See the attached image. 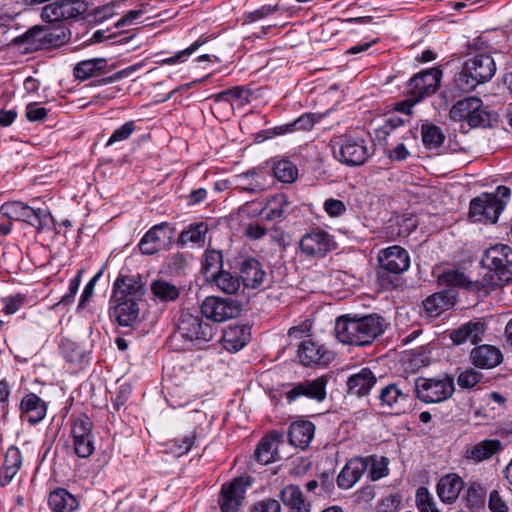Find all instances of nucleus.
<instances>
[{
  "instance_id": "f257e3e1",
  "label": "nucleus",
  "mask_w": 512,
  "mask_h": 512,
  "mask_svg": "<svg viewBox=\"0 0 512 512\" xmlns=\"http://www.w3.org/2000/svg\"><path fill=\"white\" fill-rule=\"evenodd\" d=\"M387 323L378 314L360 318L342 316L336 320L335 334L344 344L365 346L384 333Z\"/></svg>"
},
{
  "instance_id": "f03ea898",
  "label": "nucleus",
  "mask_w": 512,
  "mask_h": 512,
  "mask_svg": "<svg viewBox=\"0 0 512 512\" xmlns=\"http://www.w3.org/2000/svg\"><path fill=\"white\" fill-rule=\"evenodd\" d=\"M496 69V63L490 54H477L465 61L461 72L455 77V84L461 91L469 92L491 80Z\"/></svg>"
},
{
  "instance_id": "7ed1b4c3",
  "label": "nucleus",
  "mask_w": 512,
  "mask_h": 512,
  "mask_svg": "<svg viewBox=\"0 0 512 512\" xmlns=\"http://www.w3.org/2000/svg\"><path fill=\"white\" fill-rule=\"evenodd\" d=\"M510 189L499 186L495 193H483L470 202L469 217L473 222L496 223L510 198Z\"/></svg>"
},
{
  "instance_id": "20e7f679",
  "label": "nucleus",
  "mask_w": 512,
  "mask_h": 512,
  "mask_svg": "<svg viewBox=\"0 0 512 512\" xmlns=\"http://www.w3.org/2000/svg\"><path fill=\"white\" fill-rule=\"evenodd\" d=\"M449 118L455 122L464 121L470 128L487 127L492 121L491 112L476 96L457 101L449 111Z\"/></svg>"
},
{
  "instance_id": "39448f33",
  "label": "nucleus",
  "mask_w": 512,
  "mask_h": 512,
  "mask_svg": "<svg viewBox=\"0 0 512 512\" xmlns=\"http://www.w3.org/2000/svg\"><path fill=\"white\" fill-rule=\"evenodd\" d=\"M334 155L348 166H360L366 162L370 153L362 136L346 133L334 140Z\"/></svg>"
},
{
  "instance_id": "423d86ee",
  "label": "nucleus",
  "mask_w": 512,
  "mask_h": 512,
  "mask_svg": "<svg viewBox=\"0 0 512 512\" xmlns=\"http://www.w3.org/2000/svg\"><path fill=\"white\" fill-rule=\"evenodd\" d=\"M415 392L424 403H440L452 396L454 381L446 375L440 378L420 377L415 381Z\"/></svg>"
},
{
  "instance_id": "0eeeda50",
  "label": "nucleus",
  "mask_w": 512,
  "mask_h": 512,
  "mask_svg": "<svg viewBox=\"0 0 512 512\" xmlns=\"http://www.w3.org/2000/svg\"><path fill=\"white\" fill-rule=\"evenodd\" d=\"M178 333L189 341L209 342L214 331L213 326L200 315L185 311L179 319Z\"/></svg>"
},
{
  "instance_id": "6e6552de",
  "label": "nucleus",
  "mask_w": 512,
  "mask_h": 512,
  "mask_svg": "<svg viewBox=\"0 0 512 512\" xmlns=\"http://www.w3.org/2000/svg\"><path fill=\"white\" fill-rule=\"evenodd\" d=\"M93 423L87 415L77 416L72 423L74 451L81 458H88L94 452Z\"/></svg>"
},
{
  "instance_id": "1a4fd4ad",
  "label": "nucleus",
  "mask_w": 512,
  "mask_h": 512,
  "mask_svg": "<svg viewBox=\"0 0 512 512\" xmlns=\"http://www.w3.org/2000/svg\"><path fill=\"white\" fill-rule=\"evenodd\" d=\"M327 384L328 378L326 376H320L311 380H304L292 385L284 395L289 403L300 398H306L320 403L326 398Z\"/></svg>"
},
{
  "instance_id": "9d476101",
  "label": "nucleus",
  "mask_w": 512,
  "mask_h": 512,
  "mask_svg": "<svg viewBox=\"0 0 512 512\" xmlns=\"http://www.w3.org/2000/svg\"><path fill=\"white\" fill-rule=\"evenodd\" d=\"M201 313L214 322H224L238 317L241 313V305L231 299L211 296L202 302Z\"/></svg>"
},
{
  "instance_id": "9b49d317",
  "label": "nucleus",
  "mask_w": 512,
  "mask_h": 512,
  "mask_svg": "<svg viewBox=\"0 0 512 512\" xmlns=\"http://www.w3.org/2000/svg\"><path fill=\"white\" fill-rule=\"evenodd\" d=\"M299 245L302 253L309 257H324L336 248L334 237L322 229L306 233Z\"/></svg>"
},
{
  "instance_id": "f8f14e48",
  "label": "nucleus",
  "mask_w": 512,
  "mask_h": 512,
  "mask_svg": "<svg viewBox=\"0 0 512 512\" xmlns=\"http://www.w3.org/2000/svg\"><path fill=\"white\" fill-rule=\"evenodd\" d=\"M441 77L442 72L437 68L416 74L409 81V94L415 97V101H421L423 98L431 96L438 90Z\"/></svg>"
},
{
  "instance_id": "ddd939ff",
  "label": "nucleus",
  "mask_w": 512,
  "mask_h": 512,
  "mask_svg": "<svg viewBox=\"0 0 512 512\" xmlns=\"http://www.w3.org/2000/svg\"><path fill=\"white\" fill-rule=\"evenodd\" d=\"M378 261L381 269L380 274L384 271L392 274H401L410 266L408 252L400 246H391L381 250L378 253Z\"/></svg>"
},
{
  "instance_id": "4468645a",
  "label": "nucleus",
  "mask_w": 512,
  "mask_h": 512,
  "mask_svg": "<svg viewBox=\"0 0 512 512\" xmlns=\"http://www.w3.org/2000/svg\"><path fill=\"white\" fill-rule=\"evenodd\" d=\"M172 233L167 223L154 225L145 233L139 243L141 252L153 255L162 250L171 240Z\"/></svg>"
},
{
  "instance_id": "2eb2a0df",
  "label": "nucleus",
  "mask_w": 512,
  "mask_h": 512,
  "mask_svg": "<svg viewBox=\"0 0 512 512\" xmlns=\"http://www.w3.org/2000/svg\"><path fill=\"white\" fill-rule=\"evenodd\" d=\"M245 486L241 478H236L221 489L219 505L222 512H236L244 499Z\"/></svg>"
},
{
  "instance_id": "dca6fc26",
  "label": "nucleus",
  "mask_w": 512,
  "mask_h": 512,
  "mask_svg": "<svg viewBox=\"0 0 512 512\" xmlns=\"http://www.w3.org/2000/svg\"><path fill=\"white\" fill-rule=\"evenodd\" d=\"M144 295V284L140 277L122 276L114 283L115 300L138 301Z\"/></svg>"
},
{
  "instance_id": "f3484780",
  "label": "nucleus",
  "mask_w": 512,
  "mask_h": 512,
  "mask_svg": "<svg viewBox=\"0 0 512 512\" xmlns=\"http://www.w3.org/2000/svg\"><path fill=\"white\" fill-rule=\"evenodd\" d=\"M502 450V444L498 439H486L473 445H467L463 451V457L478 464L492 458Z\"/></svg>"
},
{
  "instance_id": "a211bd4d",
  "label": "nucleus",
  "mask_w": 512,
  "mask_h": 512,
  "mask_svg": "<svg viewBox=\"0 0 512 512\" xmlns=\"http://www.w3.org/2000/svg\"><path fill=\"white\" fill-rule=\"evenodd\" d=\"M21 418L29 424L35 425L41 422L47 414V405L38 395L26 394L20 402Z\"/></svg>"
},
{
  "instance_id": "6ab92c4d",
  "label": "nucleus",
  "mask_w": 512,
  "mask_h": 512,
  "mask_svg": "<svg viewBox=\"0 0 512 512\" xmlns=\"http://www.w3.org/2000/svg\"><path fill=\"white\" fill-rule=\"evenodd\" d=\"M471 363L479 369H492L502 362L501 351L492 345H479L470 352Z\"/></svg>"
},
{
  "instance_id": "aec40b11",
  "label": "nucleus",
  "mask_w": 512,
  "mask_h": 512,
  "mask_svg": "<svg viewBox=\"0 0 512 512\" xmlns=\"http://www.w3.org/2000/svg\"><path fill=\"white\" fill-rule=\"evenodd\" d=\"M240 277L245 287L258 289L264 284L266 272L259 261L249 258L241 262Z\"/></svg>"
},
{
  "instance_id": "412c9836",
  "label": "nucleus",
  "mask_w": 512,
  "mask_h": 512,
  "mask_svg": "<svg viewBox=\"0 0 512 512\" xmlns=\"http://www.w3.org/2000/svg\"><path fill=\"white\" fill-rule=\"evenodd\" d=\"M367 470V464L362 457L349 460L337 477L338 487L341 489L352 488Z\"/></svg>"
},
{
  "instance_id": "4be33fe9",
  "label": "nucleus",
  "mask_w": 512,
  "mask_h": 512,
  "mask_svg": "<svg viewBox=\"0 0 512 512\" xmlns=\"http://www.w3.org/2000/svg\"><path fill=\"white\" fill-rule=\"evenodd\" d=\"M408 398V390H404L394 383L382 388L379 394L381 407L394 410L396 412L404 410Z\"/></svg>"
},
{
  "instance_id": "5701e85b",
  "label": "nucleus",
  "mask_w": 512,
  "mask_h": 512,
  "mask_svg": "<svg viewBox=\"0 0 512 512\" xmlns=\"http://www.w3.org/2000/svg\"><path fill=\"white\" fill-rule=\"evenodd\" d=\"M486 331V326L482 321H469L462 324L450 333V338L456 345H461L467 341L477 344L482 341Z\"/></svg>"
},
{
  "instance_id": "b1692460",
  "label": "nucleus",
  "mask_w": 512,
  "mask_h": 512,
  "mask_svg": "<svg viewBox=\"0 0 512 512\" xmlns=\"http://www.w3.org/2000/svg\"><path fill=\"white\" fill-rule=\"evenodd\" d=\"M282 443L283 436L277 432L264 437L255 451L256 460L263 465L277 461L279 459L278 447Z\"/></svg>"
},
{
  "instance_id": "393cba45",
  "label": "nucleus",
  "mask_w": 512,
  "mask_h": 512,
  "mask_svg": "<svg viewBox=\"0 0 512 512\" xmlns=\"http://www.w3.org/2000/svg\"><path fill=\"white\" fill-rule=\"evenodd\" d=\"M237 188L250 193L261 192L267 187L266 173L259 168L241 173L235 177Z\"/></svg>"
},
{
  "instance_id": "a878e982",
  "label": "nucleus",
  "mask_w": 512,
  "mask_h": 512,
  "mask_svg": "<svg viewBox=\"0 0 512 512\" xmlns=\"http://www.w3.org/2000/svg\"><path fill=\"white\" fill-rule=\"evenodd\" d=\"M377 378L369 368H362L347 379L348 391L357 396H364L375 386Z\"/></svg>"
},
{
  "instance_id": "bb28decb",
  "label": "nucleus",
  "mask_w": 512,
  "mask_h": 512,
  "mask_svg": "<svg viewBox=\"0 0 512 512\" xmlns=\"http://www.w3.org/2000/svg\"><path fill=\"white\" fill-rule=\"evenodd\" d=\"M315 433V426L308 420L293 422L289 428V441L291 445L305 449L309 446Z\"/></svg>"
},
{
  "instance_id": "cd10ccee",
  "label": "nucleus",
  "mask_w": 512,
  "mask_h": 512,
  "mask_svg": "<svg viewBox=\"0 0 512 512\" xmlns=\"http://www.w3.org/2000/svg\"><path fill=\"white\" fill-rule=\"evenodd\" d=\"M464 487L463 480L456 474L443 476L437 484V495L444 503H453Z\"/></svg>"
},
{
  "instance_id": "c85d7f7f",
  "label": "nucleus",
  "mask_w": 512,
  "mask_h": 512,
  "mask_svg": "<svg viewBox=\"0 0 512 512\" xmlns=\"http://www.w3.org/2000/svg\"><path fill=\"white\" fill-rule=\"evenodd\" d=\"M485 264L495 270L512 265V247L505 244H496L485 252Z\"/></svg>"
},
{
  "instance_id": "c756f323",
  "label": "nucleus",
  "mask_w": 512,
  "mask_h": 512,
  "mask_svg": "<svg viewBox=\"0 0 512 512\" xmlns=\"http://www.w3.org/2000/svg\"><path fill=\"white\" fill-rule=\"evenodd\" d=\"M118 304L114 308V316L121 326L130 327L137 322L139 307L137 301L116 300Z\"/></svg>"
},
{
  "instance_id": "7c9ffc66",
  "label": "nucleus",
  "mask_w": 512,
  "mask_h": 512,
  "mask_svg": "<svg viewBox=\"0 0 512 512\" xmlns=\"http://www.w3.org/2000/svg\"><path fill=\"white\" fill-rule=\"evenodd\" d=\"M48 502L53 512H74L79 507L78 500L65 489L50 493Z\"/></svg>"
},
{
  "instance_id": "2f4dec72",
  "label": "nucleus",
  "mask_w": 512,
  "mask_h": 512,
  "mask_svg": "<svg viewBox=\"0 0 512 512\" xmlns=\"http://www.w3.org/2000/svg\"><path fill=\"white\" fill-rule=\"evenodd\" d=\"M281 500L290 512H310L309 503L303 497L301 489L296 485L285 487L281 493Z\"/></svg>"
},
{
  "instance_id": "473e14b6",
  "label": "nucleus",
  "mask_w": 512,
  "mask_h": 512,
  "mask_svg": "<svg viewBox=\"0 0 512 512\" xmlns=\"http://www.w3.org/2000/svg\"><path fill=\"white\" fill-rule=\"evenodd\" d=\"M17 221L26 222L41 232L50 226L53 218L48 210L34 209L27 205Z\"/></svg>"
},
{
  "instance_id": "72a5a7b5",
  "label": "nucleus",
  "mask_w": 512,
  "mask_h": 512,
  "mask_svg": "<svg viewBox=\"0 0 512 512\" xmlns=\"http://www.w3.org/2000/svg\"><path fill=\"white\" fill-rule=\"evenodd\" d=\"M290 202L285 194L273 196L263 209L264 218L269 221H280L289 213Z\"/></svg>"
},
{
  "instance_id": "f704fd0d",
  "label": "nucleus",
  "mask_w": 512,
  "mask_h": 512,
  "mask_svg": "<svg viewBox=\"0 0 512 512\" xmlns=\"http://www.w3.org/2000/svg\"><path fill=\"white\" fill-rule=\"evenodd\" d=\"M298 354L302 364L306 366L325 364L327 362L325 351L312 340L303 341L299 347Z\"/></svg>"
},
{
  "instance_id": "c9c22d12",
  "label": "nucleus",
  "mask_w": 512,
  "mask_h": 512,
  "mask_svg": "<svg viewBox=\"0 0 512 512\" xmlns=\"http://www.w3.org/2000/svg\"><path fill=\"white\" fill-rule=\"evenodd\" d=\"M222 341L226 350L237 352L249 341V333L244 327L232 326L225 330Z\"/></svg>"
},
{
  "instance_id": "e433bc0d",
  "label": "nucleus",
  "mask_w": 512,
  "mask_h": 512,
  "mask_svg": "<svg viewBox=\"0 0 512 512\" xmlns=\"http://www.w3.org/2000/svg\"><path fill=\"white\" fill-rule=\"evenodd\" d=\"M151 291L153 296L161 302L174 301L179 297V288L169 281L158 279L152 282Z\"/></svg>"
},
{
  "instance_id": "4c0bfd02",
  "label": "nucleus",
  "mask_w": 512,
  "mask_h": 512,
  "mask_svg": "<svg viewBox=\"0 0 512 512\" xmlns=\"http://www.w3.org/2000/svg\"><path fill=\"white\" fill-rule=\"evenodd\" d=\"M421 136L424 146L431 150L440 147L445 140L441 128L431 123H424L422 125Z\"/></svg>"
},
{
  "instance_id": "58836bf2",
  "label": "nucleus",
  "mask_w": 512,
  "mask_h": 512,
  "mask_svg": "<svg viewBox=\"0 0 512 512\" xmlns=\"http://www.w3.org/2000/svg\"><path fill=\"white\" fill-rule=\"evenodd\" d=\"M105 65L106 60L103 58L81 61L74 68V76L80 80L88 79L94 76L97 72L103 70Z\"/></svg>"
},
{
  "instance_id": "ea45409f",
  "label": "nucleus",
  "mask_w": 512,
  "mask_h": 512,
  "mask_svg": "<svg viewBox=\"0 0 512 512\" xmlns=\"http://www.w3.org/2000/svg\"><path fill=\"white\" fill-rule=\"evenodd\" d=\"M207 232L208 226L203 222L190 225L180 233L178 243L181 245L204 243Z\"/></svg>"
},
{
  "instance_id": "a19ab883",
  "label": "nucleus",
  "mask_w": 512,
  "mask_h": 512,
  "mask_svg": "<svg viewBox=\"0 0 512 512\" xmlns=\"http://www.w3.org/2000/svg\"><path fill=\"white\" fill-rule=\"evenodd\" d=\"M365 463L367 464V470L369 472V477L372 481H377L389 473V460L386 457H377V456H368L362 457Z\"/></svg>"
},
{
  "instance_id": "79ce46f5",
  "label": "nucleus",
  "mask_w": 512,
  "mask_h": 512,
  "mask_svg": "<svg viewBox=\"0 0 512 512\" xmlns=\"http://www.w3.org/2000/svg\"><path fill=\"white\" fill-rule=\"evenodd\" d=\"M22 465V455L17 447L7 449L4 460L5 481L11 482Z\"/></svg>"
},
{
  "instance_id": "37998d69",
  "label": "nucleus",
  "mask_w": 512,
  "mask_h": 512,
  "mask_svg": "<svg viewBox=\"0 0 512 512\" xmlns=\"http://www.w3.org/2000/svg\"><path fill=\"white\" fill-rule=\"evenodd\" d=\"M486 489L479 482H472L466 490L467 505L474 510L482 508L485 504Z\"/></svg>"
},
{
  "instance_id": "c03bdc74",
  "label": "nucleus",
  "mask_w": 512,
  "mask_h": 512,
  "mask_svg": "<svg viewBox=\"0 0 512 512\" xmlns=\"http://www.w3.org/2000/svg\"><path fill=\"white\" fill-rule=\"evenodd\" d=\"M62 21L76 19L87 10V6L80 0H58Z\"/></svg>"
},
{
  "instance_id": "a18cd8bd",
  "label": "nucleus",
  "mask_w": 512,
  "mask_h": 512,
  "mask_svg": "<svg viewBox=\"0 0 512 512\" xmlns=\"http://www.w3.org/2000/svg\"><path fill=\"white\" fill-rule=\"evenodd\" d=\"M425 311L429 315H439L442 311L447 310L451 302L443 293H435L429 296L423 303Z\"/></svg>"
},
{
  "instance_id": "49530a36",
  "label": "nucleus",
  "mask_w": 512,
  "mask_h": 512,
  "mask_svg": "<svg viewBox=\"0 0 512 512\" xmlns=\"http://www.w3.org/2000/svg\"><path fill=\"white\" fill-rule=\"evenodd\" d=\"M45 40V31L40 27H33L19 36L16 41L18 43L26 44L27 50L39 49Z\"/></svg>"
},
{
  "instance_id": "de8ad7c7",
  "label": "nucleus",
  "mask_w": 512,
  "mask_h": 512,
  "mask_svg": "<svg viewBox=\"0 0 512 512\" xmlns=\"http://www.w3.org/2000/svg\"><path fill=\"white\" fill-rule=\"evenodd\" d=\"M214 282L220 290L227 294H235L241 287L239 278L226 271L214 276Z\"/></svg>"
},
{
  "instance_id": "09e8293b",
  "label": "nucleus",
  "mask_w": 512,
  "mask_h": 512,
  "mask_svg": "<svg viewBox=\"0 0 512 512\" xmlns=\"http://www.w3.org/2000/svg\"><path fill=\"white\" fill-rule=\"evenodd\" d=\"M219 101L229 99L234 105L245 106L250 101V91L244 87H234L218 93Z\"/></svg>"
},
{
  "instance_id": "8fccbe9b",
  "label": "nucleus",
  "mask_w": 512,
  "mask_h": 512,
  "mask_svg": "<svg viewBox=\"0 0 512 512\" xmlns=\"http://www.w3.org/2000/svg\"><path fill=\"white\" fill-rule=\"evenodd\" d=\"M438 282L447 286H456L462 288H470L472 282L464 273L458 270H449L438 276Z\"/></svg>"
},
{
  "instance_id": "3c124183",
  "label": "nucleus",
  "mask_w": 512,
  "mask_h": 512,
  "mask_svg": "<svg viewBox=\"0 0 512 512\" xmlns=\"http://www.w3.org/2000/svg\"><path fill=\"white\" fill-rule=\"evenodd\" d=\"M274 176L283 183H292L297 177V168L289 161H279L273 168Z\"/></svg>"
},
{
  "instance_id": "603ef678",
  "label": "nucleus",
  "mask_w": 512,
  "mask_h": 512,
  "mask_svg": "<svg viewBox=\"0 0 512 512\" xmlns=\"http://www.w3.org/2000/svg\"><path fill=\"white\" fill-rule=\"evenodd\" d=\"M415 501L419 512H439L433 496L425 487L416 490Z\"/></svg>"
},
{
  "instance_id": "864d4df0",
  "label": "nucleus",
  "mask_w": 512,
  "mask_h": 512,
  "mask_svg": "<svg viewBox=\"0 0 512 512\" xmlns=\"http://www.w3.org/2000/svg\"><path fill=\"white\" fill-rule=\"evenodd\" d=\"M482 377V373L469 368L458 375L457 383L461 388L470 389L477 385L481 381Z\"/></svg>"
},
{
  "instance_id": "5fc2aeb1",
  "label": "nucleus",
  "mask_w": 512,
  "mask_h": 512,
  "mask_svg": "<svg viewBox=\"0 0 512 512\" xmlns=\"http://www.w3.org/2000/svg\"><path fill=\"white\" fill-rule=\"evenodd\" d=\"M135 131V123L133 121H128L124 123L121 127L116 129L110 138L107 141V146H111L116 142L124 141L128 139L131 134Z\"/></svg>"
},
{
  "instance_id": "6e6d98bb",
  "label": "nucleus",
  "mask_w": 512,
  "mask_h": 512,
  "mask_svg": "<svg viewBox=\"0 0 512 512\" xmlns=\"http://www.w3.org/2000/svg\"><path fill=\"white\" fill-rule=\"evenodd\" d=\"M26 206L27 205L21 201H11L4 203L1 206L0 211L7 218L16 221L19 219V216L22 214Z\"/></svg>"
},
{
  "instance_id": "4d7b16f0",
  "label": "nucleus",
  "mask_w": 512,
  "mask_h": 512,
  "mask_svg": "<svg viewBox=\"0 0 512 512\" xmlns=\"http://www.w3.org/2000/svg\"><path fill=\"white\" fill-rule=\"evenodd\" d=\"M196 434L194 432L187 435L183 440H176L170 447L171 452L179 457L186 454L195 443Z\"/></svg>"
},
{
  "instance_id": "13d9d810",
  "label": "nucleus",
  "mask_w": 512,
  "mask_h": 512,
  "mask_svg": "<svg viewBox=\"0 0 512 512\" xmlns=\"http://www.w3.org/2000/svg\"><path fill=\"white\" fill-rule=\"evenodd\" d=\"M489 509L491 512H511L510 507L498 490L489 494Z\"/></svg>"
},
{
  "instance_id": "bf43d9fd",
  "label": "nucleus",
  "mask_w": 512,
  "mask_h": 512,
  "mask_svg": "<svg viewBox=\"0 0 512 512\" xmlns=\"http://www.w3.org/2000/svg\"><path fill=\"white\" fill-rule=\"evenodd\" d=\"M41 18L43 21L49 23L62 21L59 2L55 1L44 6L41 12Z\"/></svg>"
},
{
  "instance_id": "052dcab7",
  "label": "nucleus",
  "mask_w": 512,
  "mask_h": 512,
  "mask_svg": "<svg viewBox=\"0 0 512 512\" xmlns=\"http://www.w3.org/2000/svg\"><path fill=\"white\" fill-rule=\"evenodd\" d=\"M251 512H281V505L276 499L266 498L256 502Z\"/></svg>"
},
{
  "instance_id": "680f3d73",
  "label": "nucleus",
  "mask_w": 512,
  "mask_h": 512,
  "mask_svg": "<svg viewBox=\"0 0 512 512\" xmlns=\"http://www.w3.org/2000/svg\"><path fill=\"white\" fill-rule=\"evenodd\" d=\"M374 497L375 492L371 486H365L354 494L355 502L363 508L370 506Z\"/></svg>"
},
{
  "instance_id": "e2e57ef3",
  "label": "nucleus",
  "mask_w": 512,
  "mask_h": 512,
  "mask_svg": "<svg viewBox=\"0 0 512 512\" xmlns=\"http://www.w3.org/2000/svg\"><path fill=\"white\" fill-rule=\"evenodd\" d=\"M115 3H110L92 10L90 15L95 22H103L115 15Z\"/></svg>"
},
{
  "instance_id": "0e129e2a",
  "label": "nucleus",
  "mask_w": 512,
  "mask_h": 512,
  "mask_svg": "<svg viewBox=\"0 0 512 512\" xmlns=\"http://www.w3.org/2000/svg\"><path fill=\"white\" fill-rule=\"evenodd\" d=\"M214 100V111L220 114L221 117H230L234 111V103L229 99H225L222 102L218 99V94L212 96Z\"/></svg>"
},
{
  "instance_id": "69168bd1",
  "label": "nucleus",
  "mask_w": 512,
  "mask_h": 512,
  "mask_svg": "<svg viewBox=\"0 0 512 512\" xmlns=\"http://www.w3.org/2000/svg\"><path fill=\"white\" fill-rule=\"evenodd\" d=\"M326 213L331 217H338L345 213L346 206L341 200L327 199L324 203Z\"/></svg>"
},
{
  "instance_id": "338daca9",
  "label": "nucleus",
  "mask_w": 512,
  "mask_h": 512,
  "mask_svg": "<svg viewBox=\"0 0 512 512\" xmlns=\"http://www.w3.org/2000/svg\"><path fill=\"white\" fill-rule=\"evenodd\" d=\"M47 116V110L38 106L37 103H30L26 107V117L29 121H41Z\"/></svg>"
},
{
  "instance_id": "774afa93",
  "label": "nucleus",
  "mask_w": 512,
  "mask_h": 512,
  "mask_svg": "<svg viewBox=\"0 0 512 512\" xmlns=\"http://www.w3.org/2000/svg\"><path fill=\"white\" fill-rule=\"evenodd\" d=\"M4 312L6 314H14L23 304L24 298L20 295L5 298L4 300Z\"/></svg>"
}]
</instances>
